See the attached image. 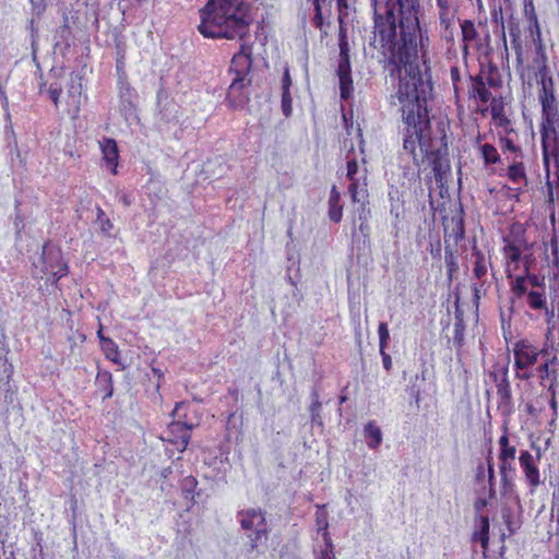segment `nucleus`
Here are the masks:
<instances>
[{"label":"nucleus","instance_id":"774afa93","mask_svg":"<svg viewBox=\"0 0 559 559\" xmlns=\"http://www.w3.org/2000/svg\"><path fill=\"white\" fill-rule=\"evenodd\" d=\"M487 504H488L487 499H485V498H479V499H477V500L475 501L474 507H475V510H476L477 512H480V511H483V510H484V508H486V507H487Z\"/></svg>","mask_w":559,"mask_h":559},{"label":"nucleus","instance_id":"a18cd8bd","mask_svg":"<svg viewBox=\"0 0 559 559\" xmlns=\"http://www.w3.org/2000/svg\"><path fill=\"white\" fill-rule=\"evenodd\" d=\"M489 519L488 516L481 518L480 531H479V540L481 547L486 550L489 545Z\"/></svg>","mask_w":559,"mask_h":559},{"label":"nucleus","instance_id":"423d86ee","mask_svg":"<svg viewBox=\"0 0 559 559\" xmlns=\"http://www.w3.org/2000/svg\"><path fill=\"white\" fill-rule=\"evenodd\" d=\"M237 521L249 539V550H257L269 539L270 527L266 513L260 508H248L237 512Z\"/></svg>","mask_w":559,"mask_h":559},{"label":"nucleus","instance_id":"a878e982","mask_svg":"<svg viewBox=\"0 0 559 559\" xmlns=\"http://www.w3.org/2000/svg\"><path fill=\"white\" fill-rule=\"evenodd\" d=\"M524 14L528 22V29L532 34L533 40L542 49L540 26L533 0H524Z\"/></svg>","mask_w":559,"mask_h":559},{"label":"nucleus","instance_id":"de8ad7c7","mask_svg":"<svg viewBox=\"0 0 559 559\" xmlns=\"http://www.w3.org/2000/svg\"><path fill=\"white\" fill-rule=\"evenodd\" d=\"M379 349H385L390 340V332L385 322H380L378 326Z\"/></svg>","mask_w":559,"mask_h":559},{"label":"nucleus","instance_id":"2eb2a0df","mask_svg":"<svg viewBox=\"0 0 559 559\" xmlns=\"http://www.w3.org/2000/svg\"><path fill=\"white\" fill-rule=\"evenodd\" d=\"M538 99L542 106V119L559 118V109L551 79H549V85H547L544 79L542 80V87L538 91Z\"/></svg>","mask_w":559,"mask_h":559},{"label":"nucleus","instance_id":"412c9836","mask_svg":"<svg viewBox=\"0 0 559 559\" xmlns=\"http://www.w3.org/2000/svg\"><path fill=\"white\" fill-rule=\"evenodd\" d=\"M99 147L103 155V160L110 168L112 175L118 174L119 150L116 140L111 138H104L99 142Z\"/></svg>","mask_w":559,"mask_h":559},{"label":"nucleus","instance_id":"9d476101","mask_svg":"<svg viewBox=\"0 0 559 559\" xmlns=\"http://www.w3.org/2000/svg\"><path fill=\"white\" fill-rule=\"evenodd\" d=\"M234 76L229 85L226 100L230 107L237 108L242 106L248 97L245 95V88L251 84L250 72L229 71Z\"/></svg>","mask_w":559,"mask_h":559},{"label":"nucleus","instance_id":"3c124183","mask_svg":"<svg viewBox=\"0 0 559 559\" xmlns=\"http://www.w3.org/2000/svg\"><path fill=\"white\" fill-rule=\"evenodd\" d=\"M47 92H48L49 98L53 103L55 107L59 108L60 96L62 93V88H61L60 84H57V83L50 84Z\"/></svg>","mask_w":559,"mask_h":559},{"label":"nucleus","instance_id":"13d9d810","mask_svg":"<svg viewBox=\"0 0 559 559\" xmlns=\"http://www.w3.org/2000/svg\"><path fill=\"white\" fill-rule=\"evenodd\" d=\"M540 386L546 389L547 395L549 399H558V389H559V381L556 380V382H548V384H539Z\"/></svg>","mask_w":559,"mask_h":559},{"label":"nucleus","instance_id":"ddd939ff","mask_svg":"<svg viewBox=\"0 0 559 559\" xmlns=\"http://www.w3.org/2000/svg\"><path fill=\"white\" fill-rule=\"evenodd\" d=\"M538 461L539 454L534 457L533 454L527 450L521 451L519 456L520 466L532 491H534L542 484L540 472L537 465Z\"/></svg>","mask_w":559,"mask_h":559},{"label":"nucleus","instance_id":"2f4dec72","mask_svg":"<svg viewBox=\"0 0 559 559\" xmlns=\"http://www.w3.org/2000/svg\"><path fill=\"white\" fill-rule=\"evenodd\" d=\"M476 76H481L484 83L492 90L500 88L502 86V79L499 69L492 63H489L487 67H481Z\"/></svg>","mask_w":559,"mask_h":559},{"label":"nucleus","instance_id":"58836bf2","mask_svg":"<svg viewBox=\"0 0 559 559\" xmlns=\"http://www.w3.org/2000/svg\"><path fill=\"white\" fill-rule=\"evenodd\" d=\"M509 35H510V41L511 46L515 51L518 60L521 61L522 53H523V47H522V39H521V29L518 24H510L509 25Z\"/></svg>","mask_w":559,"mask_h":559},{"label":"nucleus","instance_id":"6ab92c4d","mask_svg":"<svg viewBox=\"0 0 559 559\" xmlns=\"http://www.w3.org/2000/svg\"><path fill=\"white\" fill-rule=\"evenodd\" d=\"M461 27V39H462V56L466 59L469 56V48L475 46L479 48L480 44V34L472 20H463L460 23Z\"/></svg>","mask_w":559,"mask_h":559},{"label":"nucleus","instance_id":"0e129e2a","mask_svg":"<svg viewBox=\"0 0 559 559\" xmlns=\"http://www.w3.org/2000/svg\"><path fill=\"white\" fill-rule=\"evenodd\" d=\"M549 407L552 412V419L550 421V425H551L557 420V417H558V407H559L558 399H549Z\"/></svg>","mask_w":559,"mask_h":559},{"label":"nucleus","instance_id":"aec40b11","mask_svg":"<svg viewBox=\"0 0 559 559\" xmlns=\"http://www.w3.org/2000/svg\"><path fill=\"white\" fill-rule=\"evenodd\" d=\"M489 111L491 119L497 128H501L506 134H511L514 132L512 122L506 115V104L501 96L491 99Z\"/></svg>","mask_w":559,"mask_h":559},{"label":"nucleus","instance_id":"864d4df0","mask_svg":"<svg viewBox=\"0 0 559 559\" xmlns=\"http://www.w3.org/2000/svg\"><path fill=\"white\" fill-rule=\"evenodd\" d=\"M450 78H451L453 88H454V96L456 99H459V97H460L459 83L461 81V74H460V69L457 67H452L450 69Z\"/></svg>","mask_w":559,"mask_h":559},{"label":"nucleus","instance_id":"ea45409f","mask_svg":"<svg viewBox=\"0 0 559 559\" xmlns=\"http://www.w3.org/2000/svg\"><path fill=\"white\" fill-rule=\"evenodd\" d=\"M465 343V323L463 318L456 317L453 328V344L461 349Z\"/></svg>","mask_w":559,"mask_h":559},{"label":"nucleus","instance_id":"72a5a7b5","mask_svg":"<svg viewBox=\"0 0 559 559\" xmlns=\"http://www.w3.org/2000/svg\"><path fill=\"white\" fill-rule=\"evenodd\" d=\"M96 385L98 391L102 392L103 401L110 399L114 395L111 372L108 370H98L96 374Z\"/></svg>","mask_w":559,"mask_h":559},{"label":"nucleus","instance_id":"1a4fd4ad","mask_svg":"<svg viewBox=\"0 0 559 559\" xmlns=\"http://www.w3.org/2000/svg\"><path fill=\"white\" fill-rule=\"evenodd\" d=\"M39 263L40 273L48 276L47 281L51 285L58 286V282L69 274V265L63 259L61 248L52 245L50 240L43 245Z\"/></svg>","mask_w":559,"mask_h":559},{"label":"nucleus","instance_id":"6e6552de","mask_svg":"<svg viewBox=\"0 0 559 559\" xmlns=\"http://www.w3.org/2000/svg\"><path fill=\"white\" fill-rule=\"evenodd\" d=\"M338 63L336 74L338 76L340 84V96L343 100H348L354 93V82L352 78V66L349 56V43L347 37V31L341 21L338 29Z\"/></svg>","mask_w":559,"mask_h":559},{"label":"nucleus","instance_id":"7ed1b4c3","mask_svg":"<svg viewBox=\"0 0 559 559\" xmlns=\"http://www.w3.org/2000/svg\"><path fill=\"white\" fill-rule=\"evenodd\" d=\"M198 31L205 38L245 40L253 22L251 4L245 0H209L199 10Z\"/></svg>","mask_w":559,"mask_h":559},{"label":"nucleus","instance_id":"20e7f679","mask_svg":"<svg viewBox=\"0 0 559 559\" xmlns=\"http://www.w3.org/2000/svg\"><path fill=\"white\" fill-rule=\"evenodd\" d=\"M509 284L510 300L513 305L519 302L527 306L537 316L546 314L552 317V311L548 307L544 277L531 273L526 267L525 274L516 275Z\"/></svg>","mask_w":559,"mask_h":559},{"label":"nucleus","instance_id":"473e14b6","mask_svg":"<svg viewBox=\"0 0 559 559\" xmlns=\"http://www.w3.org/2000/svg\"><path fill=\"white\" fill-rule=\"evenodd\" d=\"M502 430L503 433L498 439V459H515L516 447L510 442L509 427L507 423L503 424Z\"/></svg>","mask_w":559,"mask_h":559},{"label":"nucleus","instance_id":"bf43d9fd","mask_svg":"<svg viewBox=\"0 0 559 559\" xmlns=\"http://www.w3.org/2000/svg\"><path fill=\"white\" fill-rule=\"evenodd\" d=\"M453 235H454V239L456 242L464 238L465 229H464V223H463L462 218H459L455 222V226L453 228Z\"/></svg>","mask_w":559,"mask_h":559},{"label":"nucleus","instance_id":"338daca9","mask_svg":"<svg viewBox=\"0 0 559 559\" xmlns=\"http://www.w3.org/2000/svg\"><path fill=\"white\" fill-rule=\"evenodd\" d=\"M359 219L361 221V223L359 225L360 233L364 234L365 236H368L370 228H369V225L367 223V218L366 217L362 218V216L360 215Z\"/></svg>","mask_w":559,"mask_h":559},{"label":"nucleus","instance_id":"79ce46f5","mask_svg":"<svg viewBox=\"0 0 559 559\" xmlns=\"http://www.w3.org/2000/svg\"><path fill=\"white\" fill-rule=\"evenodd\" d=\"M242 415L237 416L236 412H231L226 420V432L228 436L241 432Z\"/></svg>","mask_w":559,"mask_h":559},{"label":"nucleus","instance_id":"f03ea898","mask_svg":"<svg viewBox=\"0 0 559 559\" xmlns=\"http://www.w3.org/2000/svg\"><path fill=\"white\" fill-rule=\"evenodd\" d=\"M370 7L373 22L370 45L392 66L390 75L401 76L409 68L418 67L419 0H370Z\"/></svg>","mask_w":559,"mask_h":559},{"label":"nucleus","instance_id":"09e8293b","mask_svg":"<svg viewBox=\"0 0 559 559\" xmlns=\"http://www.w3.org/2000/svg\"><path fill=\"white\" fill-rule=\"evenodd\" d=\"M310 1L312 2L313 8H314V15L312 19L313 25L317 28L322 29L323 25H324V20H323V15H322L321 0H310Z\"/></svg>","mask_w":559,"mask_h":559},{"label":"nucleus","instance_id":"e2e57ef3","mask_svg":"<svg viewBox=\"0 0 559 559\" xmlns=\"http://www.w3.org/2000/svg\"><path fill=\"white\" fill-rule=\"evenodd\" d=\"M380 355L382 357V364L386 371H390L392 369V358L391 356L385 352V349H379Z\"/></svg>","mask_w":559,"mask_h":559},{"label":"nucleus","instance_id":"cd10ccee","mask_svg":"<svg viewBox=\"0 0 559 559\" xmlns=\"http://www.w3.org/2000/svg\"><path fill=\"white\" fill-rule=\"evenodd\" d=\"M341 192L338 188L333 185L330 190L329 195V210H328V216L331 222L333 223H340L343 218V204L341 203Z\"/></svg>","mask_w":559,"mask_h":559},{"label":"nucleus","instance_id":"4be33fe9","mask_svg":"<svg viewBox=\"0 0 559 559\" xmlns=\"http://www.w3.org/2000/svg\"><path fill=\"white\" fill-rule=\"evenodd\" d=\"M252 62V46L242 43L239 51L231 59L229 71L250 72Z\"/></svg>","mask_w":559,"mask_h":559},{"label":"nucleus","instance_id":"393cba45","mask_svg":"<svg viewBox=\"0 0 559 559\" xmlns=\"http://www.w3.org/2000/svg\"><path fill=\"white\" fill-rule=\"evenodd\" d=\"M496 388L498 397V409L504 416H509L513 412L512 391L509 378L506 379L503 382L498 383Z\"/></svg>","mask_w":559,"mask_h":559},{"label":"nucleus","instance_id":"603ef678","mask_svg":"<svg viewBox=\"0 0 559 559\" xmlns=\"http://www.w3.org/2000/svg\"><path fill=\"white\" fill-rule=\"evenodd\" d=\"M499 460V474L510 475L515 472V459H498Z\"/></svg>","mask_w":559,"mask_h":559},{"label":"nucleus","instance_id":"bb28decb","mask_svg":"<svg viewBox=\"0 0 559 559\" xmlns=\"http://www.w3.org/2000/svg\"><path fill=\"white\" fill-rule=\"evenodd\" d=\"M475 143L479 152V157L486 168L501 162V155L497 147L490 143H481V135L476 138Z\"/></svg>","mask_w":559,"mask_h":559},{"label":"nucleus","instance_id":"6e6d98bb","mask_svg":"<svg viewBox=\"0 0 559 559\" xmlns=\"http://www.w3.org/2000/svg\"><path fill=\"white\" fill-rule=\"evenodd\" d=\"M282 110L288 117L292 112V96L290 92L284 91L282 94Z\"/></svg>","mask_w":559,"mask_h":559},{"label":"nucleus","instance_id":"a19ab883","mask_svg":"<svg viewBox=\"0 0 559 559\" xmlns=\"http://www.w3.org/2000/svg\"><path fill=\"white\" fill-rule=\"evenodd\" d=\"M499 145L502 152L506 154L507 152L513 153L516 158L522 157V148L520 145H518L513 139L509 136V134H506L504 136H500L499 139Z\"/></svg>","mask_w":559,"mask_h":559},{"label":"nucleus","instance_id":"dca6fc26","mask_svg":"<svg viewBox=\"0 0 559 559\" xmlns=\"http://www.w3.org/2000/svg\"><path fill=\"white\" fill-rule=\"evenodd\" d=\"M542 364L536 368L539 384H548L559 379V357L557 353H549L542 358Z\"/></svg>","mask_w":559,"mask_h":559},{"label":"nucleus","instance_id":"052dcab7","mask_svg":"<svg viewBox=\"0 0 559 559\" xmlns=\"http://www.w3.org/2000/svg\"><path fill=\"white\" fill-rule=\"evenodd\" d=\"M390 195V201H391V209H390V213L391 215H393L397 221L400 219V215H401V212L403 210V203L400 204L399 203V200H396V202H393V195H392V192L389 193Z\"/></svg>","mask_w":559,"mask_h":559},{"label":"nucleus","instance_id":"680f3d73","mask_svg":"<svg viewBox=\"0 0 559 559\" xmlns=\"http://www.w3.org/2000/svg\"><path fill=\"white\" fill-rule=\"evenodd\" d=\"M546 188H547L546 201H547L549 204H554V202H555V197H554V185H552V182L549 180V175H548V176L546 175Z\"/></svg>","mask_w":559,"mask_h":559},{"label":"nucleus","instance_id":"5fc2aeb1","mask_svg":"<svg viewBox=\"0 0 559 559\" xmlns=\"http://www.w3.org/2000/svg\"><path fill=\"white\" fill-rule=\"evenodd\" d=\"M444 260H445V263H447V266H448V271H449V273L451 275L452 272H454L457 269V264H456V261H455L454 253H453V251L449 247H445Z\"/></svg>","mask_w":559,"mask_h":559},{"label":"nucleus","instance_id":"49530a36","mask_svg":"<svg viewBox=\"0 0 559 559\" xmlns=\"http://www.w3.org/2000/svg\"><path fill=\"white\" fill-rule=\"evenodd\" d=\"M97 223L99 224L100 230L107 235H109L114 228V224L100 207L97 209Z\"/></svg>","mask_w":559,"mask_h":559},{"label":"nucleus","instance_id":"5701e85b","mask_svg":"<svg viewBox=\"0 0 559 559\" xmlns=\"http://www.w3.org/2000/svg\"><path fill=\"white\" fill-rule=\"evenodd\" d=\"M468 96L481 104L491 103V99L496 98L492 96L490 87L484 83L481 76L476 75L469 76Z\"/></svg>","mask_w":559,"mask_h":559},{"label":"nucleus","instance_id":"4468645a","mask_svg":"<svg viewBox=\"0 0 559 559\" xmlns=\"http://www.w3.org/2000/svg\"><path fill=\"white\" fill-rule=\"evenodd\" d=\"M501 252L503 255L507 277L512 282V278L516 276L514 273L519 269V264L522 259V250L514 240L509 237H504Z\"/></svg>","mask_w":559,"mask_h":559},{"label":"nucleus","instance_id":"f257e3e1","mask_svg":"<svg viewBox=\"0 0 559 559\" xmlns=\"http://www.w3.org/2000/svg\"><path fill=\"white\" fill-rule=\"evenodd\" d=\"M399 83L391 103L399 106L401 117L400 132L403 138V148L418 164L419 152L431 166L437 181H442L444 175L450 171L447 158V142L436 146L431 136L430 111L428 99L432 92V84L425 81L419 67H413L407 72L396 76Z\"/></svg>","mask_w":559,"mask_h":559},{"label":"nucleus","instance_id":"9b49d317","mask_svg":"<svg viewBox=\"0 0 559 559\" xmlns=\"http://www.w3.org/2000/svg\"><path fill=\"white\" fill-rule=\"evenodd\" d=\"M82 91V76L72 72L67 90V114L71 119H76L80 115Z\"/></svg>","mask_w":559,"mask_h":559},{"label":"nucleus","instance_id":"37998d69","mask_svg":"<svg viewBox=\"0 0 559 559\" xmlns=\"http://www.w3.org/2000/svg\"><path fill=\"white\" fill-rule=\"evenodd\" d=\"M312 395H313V399L309 406L311 421L322 425L321 415H320L322 404L319 400V394L317 393V391H313Z\"/></svg>","mask_w":559,"mask_h":559},{"label":"nucleus","instance_id":"0eeeda50","mask_svg":"<svg viewBox=\"0 0 559 559\" xmlns=\"http://www.w3.org/2000/svg\"><path fill=\"white\" fill-rule=\"evenodd\" d=\"M543 165L547 176L550 174L552 160L559 170V117L544 118L539 123Z\"/></svg>","mask_w":559,"mask_h":559},{"label":"nucleus","instance_id":"7c9ffc66","mask_svg":"<svg viewBox=\"0 0 559 559\" xmlns=\"http://www.w3.org/2000/svg\"><path fill=\"white\" fill-rule=\"evenodd\" d=\"M364 437L369 449L376 450L383 440L381 428L374 420H369L364 427Z\"/></svg>","mask_w":559,"mask_h":559},{"label":"nucleus","instance_id":"b1692460","mask_svg":"<svg viewBox=\"0 0 559 559\" xmlns=\"http://www.w3.org/2000/svg\"><path fill=\"white\" fill-rule=\"evenodd\" d=\"M499 176H506L513 185H527L526 167L522 160L514 156L510 165L499 173Z\"/></svg>","mask_w":559,"mask_h":559},{"label":"nucleus","instance_id":"69168bd1","mask_svg":"<svg viewBox=\"0 0 559 559\" xmlns=\"http://www.w3.org/2000/svg\"><path fill=\"white\" fill-rule=\"evenodd\" d=\"M282 83H283V92L284 91L289 92V88H290V85H292V79H290V74H289V70L288 69H286L284 71Z\"/></svg>","mask_w":559,"mask_h":559},{"label":"nucleus","instance_id":"c85d7f7f","mask_svg":"<svg viewBox=\"0 0 559 559\" xmlns=\"http://www.w3.org/2000/svg\"><path fill=\"white\" fill-rule=\"evenodd\" d=\"M472 259L473 276L480 282L487 275L488 264H491L490 258H487L479 248L474 247L472 250Z\"/></svg>","mask_w":559,"mask_h":559},{"label":"nucleus","instance_id":"f3484780","mask_svg":"<svg viewBox=\"0 0 559 559\" xmlns=\"http://www.w3.org/2000/svg\"><path fill=\"white\" fill-rule=\"evenodd\" d=\"M346 170V177L350 181L348 186V193L352 202L357 203L360 201V192L364 195H367V179L366 176H364L362 182H360L359 179L356 177L358 174V163L355 158L347 160Z\"/></svg>","mask_w":559,"mask_h":559},{"label":"nucleus","instance_id":"c756f323","mask_svg":"<svg viewBox=\"0 0 559 559\" xmlns=\"http://www.w3.org/2000/svg\"><path fill=\"white\" fill-rule=\"evenodd\" d=\"M488 477V495L489 499H493L496 497V488H495V469L492 464V459H487V467L484 464H479L476 468V481H481L485 477Z\"/></svg>","mask_w":559,"mask_h":559},{"label":"nucleus","instance_id":"a211bd4d","mask_svg":"<svg viewBox=\"0 0 559 559\" xmlns=\"http://www.w3.org/2000/svg\"><path fill=\"white\" fill-rule=\"evenodd\" d=\"M316 524L319 532H322V537L325 542V548L322 550L319 559H336L333 554V545L329 534V514L325 506H317Z\"/></svg>","mask_w":559,"mask_h":559},{"label":"nucleus","instance_id":"4d7b16f0","mask_svg":"<svg viewBox=\"0 0 559 559\" xmlns=\"http://www.w3.org/2000/svg\"><path fill=\"white\" fill-rule=\"evenodd\" d=\"M549 246H550V250H551L552 264L558 267L559 266V243H558L556 236H554L550 239Z\"/></svg>","mask_w":559,"mask_h":559},{"label":"nucleus","instance_id":"e433bc0d","mask_svg":"<svg viewBox=\"0 0 559 559\" xmlns=\"http://www.w3.org/2000/svg\"><path fill=\"white\" fill-rule=\"evenodd\" d=\"M438 19L456 17L459 5L456 0H436Z\"/></svg>","mask_w":559,"mask_h":559},{"label":"nucleus","instance_id":"8fccbe9b","mask_svg":"<svg viewBox=\"0 0 559 559\" xmlns=\"http://www.w3.org/2000/svg\"><path fill=\"white\" fill-rule=\"evenodd\" d=\"M198 480L193 476H188L182 481V492L186 498L193 497Z\"/></svg>","mask_w":559,"mask_h":559},{"label":"nucleus","instance_id":"f704fd0d","mask_svg":"<svg viewBox=\"0 0 559 559\" xmlns=\"http://www.w3.org/2000/svg\"><path fill=\"white\" fill-rule=\"evenodd\" d=\"M439 21V35L440 38L448 45L449 48L455 44V17L438 19Z\"/></svg>","mask_w":559,"mask_h":559},{"label":"nucleus","instance_id":"f8f14e48","mask_svg":"<svg viewBox=\"0 0 559 559\" xmlns=\"http://www.w3.org/2000/svg\"><path fill=\"white\" fill-rule=\"evenodd\" d=\"M191 431L190 426H187L183 421H171L167 427V436L163 440L173 444L181 453L191 440Z\"/></svg>","mask_w":559,"mask_h":559},{"label":"nucleus","instance_id":"c03bdc74","mask_svg":"<svg viewBox=\"0 0 559 559\" xmlns=\"http://www.w3.org/2000/svg\"><path fill=\"white\" fill-rule=\"evenodd\" d=\"M488 377L490 380L497 385L498 383L503 382L509 378V368L508 365L504 366H496L493 370L488 372Z\"/></svg>","mask_w":559,"mask_h":559},{"label":"nucleus","instance_id":"4c0bfd02","mask_svg":"<svg viewBox=\"0 0 559 559\" xmlns=\"http://www.w3.org/2000/svg\"><path fill=\"white\" fill-rule=\"evenodd\" d=\"M100 348L108 360L112 361L114 364L121 365L120 350L112 338L104 340V342L100 344Z\"/></svg>","mask_w":559,"mask_h":559},{"label":"nucleus","instance_id":"c9c22d12","mask_svg":"<svg viewBox=\"0 0 559 559\" xmlns=\"http://www.w3.org/2000/svg\"><path fill=\"white\" fill-rule=\"evenodd\" d=\"M191 405L188 402H178L175 405L174 411L171 412L173 421H183L187 426H190V429H193L199 424L193 420L190 416Z\"/></svg>","mask_w":559,"mask_h":559},{"label":"nucleus","instance_id":"39448f33","mask_svg":"<svg viewBox=\"0 0 559 559\" xmlns=\"http://www.w3.org/2000/svg\"><path fill=\"white\" fill-rule=\"evenodd\" d=\"M547 350L546 347L539 348L528 338L518 340L512 349L514 378L521 381H530L535 376L533 372L534 366L539 357H546Z\"/></svg>","mask_w":559,"mask_h":559}]
</instances>
